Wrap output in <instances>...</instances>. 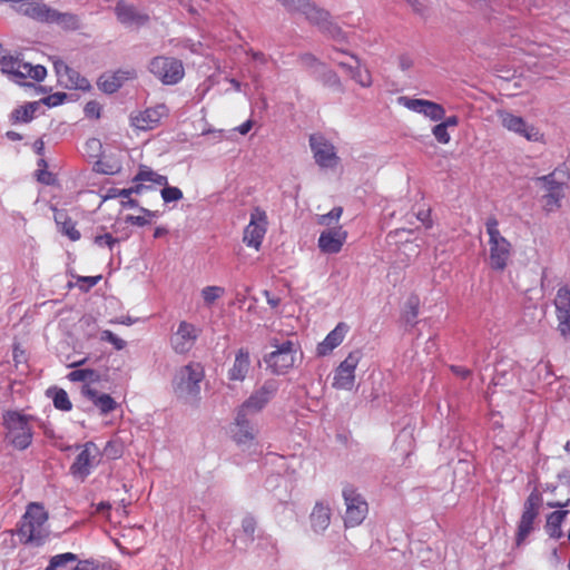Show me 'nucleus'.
Instances as JSON below:
<instances>
[{
    "label": "nucleus",
    "mask_w": 570,
    "mask_h": 570,
    "mask_svg": "<svg viewBox=\"0 0 570 570\" xmlns=\"http://www.w3.org/2000/svg\"><path fill=\"white\" fill-rule=\"evenodd\" d=\"M205 368L198 362H189L179 367L173 379L175 395L186 403H197L200 400L202 382Z\"/></svg>",
    "instance_id": "nucleus-1"
},
{
    "label": "nucleus",
    "mask_w": 570,
    "mask_h": 570,
    "mask_svg": "<svg viewBox=\"0 0 570 570\" xmlns=\"http://www.w3.org/2000/svg\"><path fill=\"white\" fill-rule=\"evenodd\" d=\"M6 440L17 450H26L32 442V416L19 411H7L3 414Z\"/></svg>",
    "instance_id": "nucleus-2"
},
{
    "label": "nucleus",
    "mask_w": 570,
    "mask_h": 570,
    "mask_svg": "<svg viewBox=\"0 0 570 570\" xmlns=\"http://www.w3.org/2000/svg\"><path fill=\"white\" fill-rule=\"evenodd\" d=\"M48 514L42 505L30 503L22 517L19 529L20 535L27 543L41 546L49 535L47 527Z\"/></svg>",
    "instance_id": "nucleus-3"
},
{
    "label": "nucleus",
    "mask_w": 570,
    "mask_h": 570,
    "mask_svg": "<svg viewBox=\"0 0 570 570\" xmlns=\"http://www.w3.org/2000/svg\"><path fill=\"white\" fill-rule=\"evenodd\" d=\"M499 223L494 217L485 222L487 234L489 235V264L492 269L502 272L511 256V244L499 230Z\"/></svg>",
    "instance_id": "nucleus-4"
},
{
    "label": "nucleus",
    "mask_w": 570,
    "mask_h": 570,
    "mask_svg": "<svg viewBox=\"0 0 570 570\" xmlns=\"http://www.w3.org/2000/svg\"><path fill=\"white\" fill-rule=\"evenodd\" d=\"M567 173L557 168L554 171L535 178L537 183L542 184L544 194L542 196L543 209L547 213L556 212L561 206L563 198V185Z\"/></svg>",
    "instance_id": "nucleus-5"
},
{
    "label": "nucleus",
    "mask_w": 570,
    "mask_h": 570,
    "mask_svg": "<svg viewBox=\"0 0 570 570\" xmlns=\"http://www.w3.org/2000/svg\"><path fill=\"white\" fill-rule=\"evenodd\" d=\"M273 346L275 350L267 354L264 361L274 374H286L296 362L298 347L291 340L273 344Z\"/></svg>",
    "instance_id": "nucleus-6"
},
{
    "label": "nucleus",
    "mask_w": 570,
    "mask_h": 570,
    "mask_svg": "<svg viewBox=\"0 0 570 570\" xmlns=\"http://www.w3.org/2000/svg\"><path fill=\"white\" fill-rule=\"evenodd\" d=\"M148 70L164 85L178 83L184 75L183 62L174 57L157 56L148 65Z\"/></svg>",
    "instance_id": "nucleus-7"
},
{
    "label": "nucleus",
    "mask_w": 570,
    "mask_h": 570,
    "mask_svg": "<svg viewBox=\"0 0 570 570\" xmlns=\"http://www.w3.org/2000/svg\"><path fill=\"white\" fill-rule=\"evenodd\" d=\"M362 358V350L351 351L334 370L332 386L336 390L351 391L355 384L356 367Z\"/></svg>",
    "instance_id": "nucleus-8"
},
{
    "label": "nucleus",
    "mask_w": 570,
    "mask_h": 570,
    "mask_svg": "<svg viewBox=\"0 0 570 570\" xmlns=\"http://www.w3.org/2000/svg\"><path fill=\"white\" fill-rule=\"evenodd\" d=\"M346 505L344 523L346 527L360 525L367 515L368 505L365 499L353 485H345L342 491Z\"/></svg>",
    "instance_id": "nucleus-9"
},
{
    "label": "nucleus",
    "mask_w": 570,
    "mask_h": 570,
    "mask_svg": "<svg viewBox=\"0 0 570 570\" xmlns=\"http://www.w3.org/2000/svg\"><path fill=\"white\" fill-rule=\"evenodd\" d=\"M328 58L337 63L340 67L347 70L351 78L356 81L360 86L367 88L372 85V76L366 68L360 65L358 59L350 55L343 48H334Z\"/></svg>",
    "instance_id": "nucleus-10"
},
{
    "label": "nucleus",
    "mask_w": 570,
    "mask_h": 570,
    "mask_svg": "<svg viewBox=\"0 0 570 570\" xmlns=\"http://www.w3.org/2000/svg\"><path fill=\"white\" fill-rule=\"evenodd\" d=\"M279 389V382L275 379H267L261 386L255 389L252 394L238 406L243 412L256 414L261 412L276 395Z\"/></svg>",
    "instance_id": "nucleus-11"
},
{
    "label": "nucleus",
    "mask_w": 570,
    "mask_h": 570,
    "mask_svg": "<svg viewBox=\"0 0 570 570\" xmlns=\"http://www.w3.org/2000/svg\"><path fill=\"white\" fill-rule=\"evenodd\" d=\"M229 433L237 445L249 448L255 442L258 433L252 414L237 409L235 420L229 428Z\"/></svg>",
    "instance_id": "nucleus-12"
},
{
    "label": "nucleus",
    "mask_w": 570,
    "mask_h": 570,
    "mask_svg": "<svg viewBox=\"0 0 570 570\" xmlns=\"http://www.w3.org/2000/svg\"><path fill=\"white\" fill-rule=\"evenodd\" d=\"M100 449L92 441L86 442L81 446L80 453L76 456L70 466V473L80 480H85L100 462Z\"/></svg>",
    "instance_id": "nucleus-13"
},
{
    "label": "nucleus",
    "mask_w": 570,
    "mask_h": 570,
    "mask_svg": "<svg viewBox=\"0 0 570 570\" xmlns=\"http://www.w3.org/2000/svg\"><path fill=\"white\" fill-rule=\"evenodd\" d=\"M267 225L268 222L265 210L255 207L250 213L249 223L244 229L243 242L248 247L258 250L267 232Z\"/></svg>",
    "instance_id": "nucleus-14"
},
{
    "label": "nucleus",
    "mask_w": 570,
    "mask_h": 570,
    "mask_svg": "<svg viewBox=\"0 0 570 570\" xmlns=\"http://www.w3.org/2000/svg\"><path fill=\"white\" fill-rule=\"evenodd\" d=\"M200 332V328L187 321L179 322L170 337L171 348L177 354L188 353L197 342Z\"/></svg>",
    "instance_id": "nucleus-15"
},
{
    "label": "nucleus",
    "mask_w": 570,
    "mask_h": 570,
    "mask_svg": "<svg viewBox=\"0 0 570 570\" xmlns=\"http://www.w3.org/2000/svg\"><path fill=\"white\" fill-rule=\"evenodd\" d=\"M309 146L313 151L316 164L322 168H335L338 164V157L335 147L320 134L309 136Z\"/></svg>",
    "instance_id": "nucleus-16"
},
{
    "label": "nucleus",
    "mask_w": 570,
    "mask_h": 570,
    "mask_svg": "<svg viewBox=\"0 0 570 570\" xmlns=\"http://www.w3.org/2000/svg\"><path fill=\"white\" fill-rule=\"evenodd\" d=\"M498 117L501 125L521 137H524L529 141H538L542 135L533 125L528 124L522 117L517 116L510 111H499Z\"/></svg>",
    "instance_id": "nucleus-17"
},
{
    "label": "nucleus",
    "mask_w": 570,
    "mask_h": 570,
    "mask_svg": "<svg viewBox=\"0 0 570 570\" xmlns=\"http://www.w3.org/2000/svg\"><path fill=\"white\" fill-rule=\"evenodd\" d=\"M539 498L534 494H530L524 502L522 515L518 524V531L515 537L517 546H521L528 535L534 529V520L539 513Z\"/></svg>",
    "instance_id": "nucleus-18"
},
{
    "label": "nucleus",
    "mask_w": 570,
    "mask_h": 570,
    "mask_svg": "<svg viewBox=\"0 0 570 570\" xmlns=\"http://www.w3.org/2000/svg\"><path fill=\"white\" fill-rule=\"evenodd\" d=\"M399 104L409 110L421 114L432 121L442 120L445 116V109L431 100L409 98L405 96L399 97Z\"/></svg>",
    "instance_id": "nucleus-19"
},
{
    "label": "nucleus",
    "mask_w": 570,
    "mask_h": 570,
    "mask_svg": "<svg viewBox=\"0 0 570 570\" xmlns=\"http://www.w3.org/2000/svg\"><path fill=\"white\" fill-rule=\"evenodd\" d=\"M554 306L558 330L564 338H568L570 337V289L568 287L563 286L558 289Z\"/></svg>",
    "instance_id": "nucleus-20"
},
{
    "label": "nucleus",
    "mask_w": 570,
    "mask_h": 570,
    "mask_svg": "<svg viewBox=\"0 0 570 570\" xmlns=\"http://www.w3.org/2000/svg\"><path fill=\"white\" fill-rule=\"evenodd\" d=\"M117 20L126 28H139L144 26L149 17L139 11L134 4L119 0L115 6Z\"/></svg>",
    "instance_id": "nucleus-21"
},
{
    "label": "nucleus",
    "mask_w": 570,
    "mask_h": 570,
    "mask_svg": "<svg viewBox=\"0 0 570 570\" xmlns=\"http://www.w3.org/2000/svg\"><path fill=\"white\" fill-rule=\"evenodd\" d=\"M137 77V72L134 68L118 69L116 71L105 72L98 79V87L101 91L106 94H114L122 85L132 80Z\"/></svg>",
    "instance_id": "nucleus-22"
},
{
    "label": "nucleus",
    "mask_w": 570,
    "mask_h": 570,
    "mask_svg": "<svg viewBox=\"0 0 570 570\" xmlns=\"http://www.w3.org/2000/svg\"><path fill=\"white\" fill-rule=\"evenodd\" d=\"M12 8L31 19L40 22H47L50 13V7L41 3L40 0H14L12 1Z\"/></svg>",
    "instance_id": "nucleus-23"
},
{
    "label": "nucleus",
    "mask_w": 570,
    "mask_h": 570,
    "mask_svg": "<svg viewBox=\"0 0 570 570\" xmlns=\"http://www.w3.org/2000/svg\"><path fill=\"white\" fill-rule=\"evenodd\" d=\"M346 236L342 227L326 229L320 235L318 247L323 253L336 254L342 249Z\"/></svg>",
    "instance_id": "nucleus-24"
},
{
    "label": "nucleus",
    "mask_w": 570,
    "mask_h": 570,
    "mask_svg": "<svg viewBox=\"0 0 570 570\" xmlns=\"http://www.w3.org/2000/svg\"><path fill=\"white\" fill-rule=\"evenodd\" d=\"M165 114V106L159 105L155 108H147L136 115H131V125L139 130H150L158 126Z\"/></svg>",
    "instance_id": "nucleus-25"
},
{
    "label": "nucleus",
    "mask_w": 570,
    "mask_h": 570,
    "mask_svg": "<svg viewBox=\"0 0 570 570\" xmlns=\"http://www.w3.org/2000/svg\"><path fill=\"white\" fill-rule=\"evenodd\" d=\"M348 332V325L340 322L327 335L318 343L316 353L318 356H326L331 354L337 346L342 344Z\"/></svg>",
    "instance_id": "nucleus-26"
},
{
    "label": "nucleus",
    "mask_w": 570,
    "mask_h": 570,
    "mask_svg": "<svg viewBox=\"0 0 570 570\" xmlns=\"http://www.w3.org/2000/svg\"><path fill=\"white\" fill-rule=\"evenodd\" d=\"M291 12H301L309 21H320L326 18V11L316 8L308 0H277Z\"/></svg>",
    "instance_id": "nucleus-27"
},
{
    "label": "nucleus",
    "mask_w": 570,
    "mask_h": 570,
    "mask_svg": "<svg viewBox=\"0 0 570 570\" xmlns=\"http://www.w3.org/2000/svg\"><path fill=\"white\" fill-rule=\"evenodd\" d=\"M47 76V69L41 65H31L19 59L12 80L20 85H27L26 80L41 81Z\"/></svg>",
    "instance_id": "nucleus-28"
},
{
    "label": "nucleus",
    "mask_w": 570,
    "mask_h": 570,
    "mask_svg": "<svg viewBox=\"0 0 570 570\" xmlns=\"http://www.w3.org/2000/svg\"><path fill=\"white\" fill-rule=\"evenodd\" d=\"M250 368V356L247 350L239 348L235 355L234 363L228 370L227 377L229 381L243 382Z\"/></svg>",
    "instance_id": "nucleus-29"
},
{
    "label": "nucleus",
    "mask_w": 570,
    "mask_h": 570,
    "mask_svg": "<svg viewBox=\"0 0 570 570\" xmlns=\"http://www.w3.org/2000/svg\"><path fill=\"white\" fill-rule=\"evenodd\" d=\"M311 527L314 532H324L331 523V507L324 501L316 502L311 515Z\"/></svg>",
    "instance_id": "nucleus-30"
},
{
    "label": "nucleus",
    "mask_w": 570,
    "mask_h": 570,
    "mask_svg": "<svg viewBox=\"0 0 570 570\" xmlns=\"http://www.w3.org/2000/svg\"><path fill=\"white\" fill-rule=\"evenodd\" d=\"M82 394L100 410L101 414H108L117 406L116 401L109 394L99 393L90 386H83Z\"/></svg>",
    "instance_id": "nucleus-31"
},
{
    "label": "nucleus",
    "mask_w": 570,
    "mask_h": 570,
    "mask_svg": "<svg viewBox=\"0 0 570 570\" xmlns=\"http://www.w3.org/2000/svg\"><path fill=\"white\" fill-rule=\"evenodd\" d=\"M47 23H56L66 30H77L80 28V19L77 14L71 12H59L50 9Z\"/></svg>",
    "instance_id": "nucleus-32"
},
{
    "label": "nucleus",
    "mask_w": 570,
    "mask_h": 570,
    "mask_svg": "<svg viewBox=\"0 0 570 570\" xmlns=\"http://www.w3.org/2000/svg\"><path fill=\"white\" fill-rule=\"evenodd\" d=\"M56 224L59 227V232L67 236L70 240L76 242L80 239V233L76 228V224L68 215L63 212H57L55 214Z\"/></svg>",
    "instance_id": "nucleus-33"
},
{
    "label": "nucleus",
    "mask_w": 570,
    "mask_h": 570,
    "mask_svg": "<svg viewBox=\"0 0 570 570\" xmlns=\"http://www.w3.org/2000/svg\"><path fill=\"white\" fill-rule=\"evenodd\" d=\"M132 181L142 185L144 183H151L158 186H165L168 184V178L167 176L154 171L148 166H140Z\"/></svg>",
    "instance_id": "nucleus-34"
},
{
    "label": "nucleus",
    "mask_w": 570,
    "mask_h": 570,
    "mask_svg": "<svg viewBox=\"0 0 570 570\" xmlns=\"http://www.w3.org/2000/svg\"><path fill=\"white\" fill-rule=\"evenodd\" d=\"M40 108L39 101L28 102L12 110L11 120L13 122H30L38 109Z\"/></svg>",
    "instance_id": "nucleus-35"
},
{
    "label": "nucleus",
    "mask_w": 570,
    "mask_h": 570,
    "mask_svg": "<svg viewBox=\"0 0 570 570\" xmlns=\"http://www.w3.org/2000/svg\"><path fill=\"white\" fill-rule=\"evenodd\" d=\"M567 514V511H554L547 517L546 530L549 537L553 539L562 537L561 524Z\"/></svg>",
    "instance_id": "nucleus-36"
},
{
    "label": "nucleus",
    "mask_w": 570,
    "mask_h": 570,
    "mask_svg": "<svg viewBox=\"0 0 570 570\" xmlns=\"http://www.w3.org/2000/svg\"><path fill=\"white\" fill-rule=\"evenodd\" d=\"M77 560V556L71 552L53 556L45 570H70L71 564Z\"/></svg>",
    "instance_id": "nucleus-37"
},
{
    "label": "nucleus",
    "mask_w": 570,
    "mask_h": 570,
    "mask_svg": "<svg viewBox=\"0 0 570 570\" xmlns=\"http://www.w3.org/2000/svg\"><path fill=\"white\" fill-rule=\"evenodd\" d=\"M61 82H63L65 86L70 89H78L82 91L90 89V82L88 79L80 76L79 72L72 68L66 73Z\"/></svg>",
    "instance_id": "nucleus-38"
},
{
    "label": "nucleus",
    "mask_w": 570,
    "mask_h": 570,
    "mask_svg": "<svg viewBox=\"0 0 570 570\" xmlns=\"http://www.w3.org/2000/svg\"><path fill=\"white\" fill-rule=\"evenodd\" d=\"M313 23L320 26V28L326 32L331 38L337 41H342L345 36L342 29L330 20V13L326 11V18L320 21H312Z\"/></svg>",
    "instance_id": "nucleus-39"
},
{
    "label": "nucleus",
    "mask_w": 570,
    "mask_h": 570,
    "mask_svg": "<svg viewBox=\"0 0 570 570\" xmlns=\"http://www.w3.org/2000/svg\"><path fill=\"white\" fill-rule=\"evenodd\" d=\"M420 298L417 295H411L405 303L404 322L407 325H414L419 315Z\"/></svg>",
    "instance_id": "nucleus-40"
},
{
    "label": "nucleus",
    "mask_w": 570,
    "mask_h": 570,
    "mask_svg": "<svg viewBox=\"0 0 570 570\" xmlns=\"http://www.w3.org/2000/svg\"><path fill=\"white\" fill-rule=\"evenodd\" d=\"M124 449V442L119 438H114L106 443L102 453L109 460H116L122 455Z\"/></svg>",
    "instance_id": "nucleus-41"
},
{
    "label": "nucleus",
    "mask_w": 570,
    "mask_h": 570,
    "mask_svg": "<svg viewBox=\"0 0 570 570\" xmlns=\"http://www.w3.org/2000/svg\"><path fill=\"white\" fill-rule=\"evenodd\" d=\"M71 382H95L98 380V373L91 368H78L68 374Z\"/></svg>",
    "instance_id": "nucleus-42"
},
{
    "label": "nucleus",
    "mask_w": 570,
    "mask_h": 570,
    "mask_svg": "<svg viewBox=\"0 0 570 570\" xmlns=\"http://www.w3.org/2000/svg\"><path fill=\"white\" fill-rule=\"evenodd\" d=\"M140 212L144 215L135 216V215H128L126 217V223H129L131 225L136 226H145L150 223L153 218H157L159 216L158 212H153L147 208L140 207Z\"/></svg>",
    "instance_id": "nucleus-43"
},
{
    "label": "nucleus",
    "mask_w": 570,
    "mask_h": 570,
    "mask_svg": "<svg viewBox=\"0 0 570 570\" xmlns=\"http://www.w3.org/2000/svg\"><path fill=\"white\" fill-rule=\"evenodd\" d=\"M224 294L225 289L220 286H206L202 289V297L207 306L213 305Z\"/></svg>",
    "instance_id": "nucleus-44"
},
{
    "label": "nucleus",
    "mask_w": 570,
    "mask_h": 570,
    "mask_svg": "<svg viewBox=\"0 0 570 570\" xmlns=\"http://www.w3.org/2000/svg\"><path fill=\"white\" fill-rule=\"evenodd\" d=\"M52 402L55 407L60 411L67 412L72 409V404L69 400L68 393L62 389L53 391Z\"/></svg>",
    "instance_id": "nucleus-45"
},
{
    "label": "nucleus",
    "mask_w": 570,
    "mask_h": 570,
    "mask_svg": "<svg viewBox=\"0 0 570 570\" xmlns=\"http://www.w3.org/2000/svg\"><path fill=\"white\" fill-rule=\"evenodd\" d=\"M256 529V522L252 517H246L242 521V534L239 535V540L247 543L248 541L254 540V533Z\"/></svg>",
    "instance_id": "nucleus-46"
},
{
    "label": "nucleus",
    "mask_w": 570,
    "mask_h": 570,
    "mask_svg": "<svg viewBox=\"0 0 570 570\" xmlns=\"http://www.w3.org/2000/svg\"><path fill=\"white\" fill-rule=\"evenodd\" d=\"M160 196L163 200L167 204L178 202L184 197L183 191L178 187L168 186V184L163 186V189L160 190Z\"/></svg>",
    "instance_id": "nucleus-47"
},
{
    "label": "nucleus",
    "mask_w": 570,
    "mask_h": 570,
    "mask_svg": "<svg viewBox=\"0 0 570 570\" xmlns=\"http://www.w3.org/2000/svg\"><path fill=\"white\" fill-rule=\"evenodd\" d=\"M100 340L110 343L117 351L124 350L127 345V343L122 338L118 337L115 333H112L109 330L101 331Z\"/></svg>",
    "instance_id": "nucleus-48"
},
{
    "label": "nucleus",
    "mask_w": 570,
    "mask_h": 570,
    "mask_svg": "<svg viewBox=\"0 0 570 570\" xmlns=\"http://www.w3.org/2000/svg\"><path fill=\"white\" fill-rule=\"evenodd\" d=\"M85 150L89 157H99L102 151V144L97 138H90L85 144Z\"/></svg>",
    "instance_id": "nucleus-49"
},
{
    "label": "nucleus",
    "mask_w": 570,
    "mask_h": 570,
    "mask_svg": "<svg viewBox=\"0 0 570 570\" xmlns=\"http://www.w3.org/2000/svg\"><path fill=\"white\" fill-rule=\"evenodd\" d=\"M94 243L97 245V246H100V247H108L110 250L114 249V246L119 243V239L115 238L111 234L109 233H106V234H102V235H97L94 239Z\"/></svg>",
    "instance_id": "nucleus-50"
},
{
    "label": "nucleus",
    "mask_w": 570,
    "mask_h": 570,
    "mask_svg": "<svg viewBox=\"0 0 570 570\" xmlns=\"http://www.w3.org/2000/svg\"><path fill=\"white\" fill-rule=\"evenodd\" d=\"M67 95L65 92H55L45 98H42L39 102L43 104L48 107H57L65 102Z\"/></svg>",
    "instance_id": "nucleus-51"
},
{
    "label": "nucleus",
    "mask_w": 570,
    "mask_h": 570,
    "mask_svg": "<svg viewBox=\"0 0 570 570\" xmlns=\"http://www.w3.org/2000/svg\"><path fill=\"white\" fill-rule=\"evenodd\" d=\"M432 134L434 138L441 144H448L451 139L445 125L438 124L433 127Z\"/></svg>",
    "instance_id": "nucleus-52"
},
{
    "label": "nucleus",
    "mask_w": 570,
    "mask_h": 570,
    "mask_svg": "<svg viewBox=\"0 0 570 570\" xmlns=\"http://www.w3.org/2000/svg\"><path fill=\"white\" fill-rule=\"evenodd\" d=\"M343 213L341 207H334L330 213L325 215H321L318 218V224L321 225H330L333 220L337 222Z\"/></svg>",
    "instance_id": "nucleus-53"
},
{
    "label": "nucleus",
    "mask_w": 570,
    "mask_h": 570,
    "mask_svg": "<svg viewBox=\"0 0 570 570\" xmlns=\"http://www.w3.org/2000/svg\"><path fill=\"white\" fill-rule=\"evenodd\" d=\"M258 544L263 548H266L269 554H274L277 550L276 541L271 535H259Z\"/></svg>",
    "instance_id": "nucleus-54"
},
{
    "label": "nucleus",
    "mask_w": 570,
    "mask_h": 570,
    "mask_svg": "<svg viewBox=\"0 0 570 570\" xmlns=\"http://www.w3.org/2000/svg\"><path fill=\"white\" fill-rule=\"evenodd\" d=\"M145 188L146 186L142 184H136L130 188L120 189L118 196L122 198V200H128L131 194H140Z\"/></svg>",
    "instance_id": "nucleus-55"
},
{
    "label": "nucleus",
    "mask_w": 570,
    "mask_h": 570,
    "mask_svg": "<svg viewBox=\"0 0 570 570\" xmlns=\"http://www.w3.org/2000/svg\"><path fill=\"white\" fill-rule=\"evenodd\" d=\"M100 105L97 101H89L85 106V114L87 117L99 118L100 117Z\"/></svg>",
    "instance_id": "nucleus-56"
},
{
    "label": "nucleus",
    "mask_w": 570,
    "mask_h": 570,
    "mask_svg": "<svg viewBox=\"0 0 570 570\" xmlns=\"http://www.w3.org/2000/svg\"><path fill=\"white\" fill-rule=\"evenodd\" d=\"M529 55L531 56H538L540 58H544L548 56V47H544L542 45H530L529 48L524 49Z\"/></svg>",
    "instance_id": "nucleus-57"
},
{
    "label": "nucleus",
    "mask_w": 570,
    "mask_h": 570,
    "mask_svg": "<svg viewBox=\"0 0 570 570\" xmlns=\"http://www.w3.org/2000/svg\"><path fill=\"white\" fill-rule=\"evenodd\" d=\"M71 68L65 63L63 61H56L55 62V70L59 77V80L61 81L66 73L70 70Z\"/></svg>",
    "instance_id": "nucleus-58"
},
{
    "label": "nucleus",
    "mask_w": 570,
    "mask_h": 570,
    "mask_svg": "<svg viewBox=\"0 0 570 570\" xmlns=\"http://www.w3.org/2000/svg\"><path fill=\"white\" fill-rule=\"evenodd\" d=\"M324 81H325L326 85H328L331 87H336L337 89H341V80L337 77V75L332 72V71H328L325 75V80Z\"/></svg>",
    "instance_id": "nucleus-59"
},
{
    "label": "nucleus",
    "mask_w": 570,
    "mask_h": 570,
    "mask_svg": "<svg viewBox=\"0 0 570 570\" xmlns=\"http://www.w3.org/2000/svg\"><path fill=\"white\" fill-rule=\"evenodd\" d=\"M301 61L305 67L313 68L318 67L321 63L317 61V59L309 53H305L301 57Z\"/></svg>",
    "instance_id": "nucleus-60"
},
{
    "label": "nucleus",
    "mask_w": 570,
    "mask_h": 570,
    "mask_svg": "<svg viewBox=\"0 0 570 570\" xmlns=\"http://www.w3.org/2000/svg\"><path fill=\"white\" fill-rule=\"evenodd\" d=\"M451 371L462 379H466L471 374V371L469 368L459 365H452Z\"/></svg>",
    "instance_id": "nucleus-61"
},
{
    "label": "nucleus",
    "mask_w": 570,
    "mask_h": 570,
    "mask_svg": "<svg viewBox=\"0 0 570 570\" xmlns=\"http://www.w3.org/2000/svg\"><path fill=\"white\" fill-rule=\"evenodd\" d=\"M264 295L266 297L267 304L271 307L275 308V307H277L279 305V303H281V298L279 297L271 295V293L268 291H265Z\"/></svg>",
    "instance_id": "nucleus-62"
},
{
    "label": "nucleus",
    "mask_w": 570,
    "mask_h": 570,
    "mask_svg": "<svg viewBox=\"0 0 570 570\" xmlns=\"http://www.w3.org/2000/svg\"><path fill=\"white\" fill-rule=\"evenodd\" d=\"M253 127L252 120H246L242 125L235 128L236 131H238L240 135H246Z\"/></svg>",
    "instance_id": "nucleus-63"
},
{
    "label": "nucleus",
    "mask_w": 570,
    "mask_h": 570,
    "mask_svg": "<svg viewBox=\"0 0 570 570\" xmlns=\"http://www.w3.org/2000/svg\"><path fill=\"white\" fill-rule=\"evenodd\" d=\"M38 171H39L38 180L43 183V184L49 185L51 183V174L46 171V170H43V169H39Z\"/></svg>",
    "instance_id": "nucleus-64"
}]
</instances>
